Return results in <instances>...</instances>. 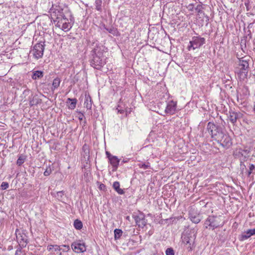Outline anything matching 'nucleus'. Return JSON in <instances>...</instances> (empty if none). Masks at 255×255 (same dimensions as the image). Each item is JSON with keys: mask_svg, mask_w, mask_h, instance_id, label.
I'll return each mask as SVG.
<instances>
[{"mask_svg": "<svg viewBox=\"0 0 255 255\" xmlns=\"http://www.w3.org/2000/svg\"><path fill=\"white\" fill-rule=\"evenodd\" d=\"M94 47L92 50V55L93 58L92 59L91 63H101V60L100 56L102 54L103 51L105 50V46L101 43H94Z\"/></svg>", "mask_w": 255, "mask_h": 255, "instance_id": "1", "label": "nucleus"}, {"mask_svg": "<svg viewBox=\"0 0 255 255\" xmlns=\"http://www.w3.org/2000/svg\"><path fill=\"white\" fill-rule=\"evenodd\" d=\"M207 128L211 137L216 141L223 132L220 126L211 122L208 123Z\"/></svg>", "mask_w": 255, "mask_h": 255, "instance_id": "2", "label": "nucleus"}, {"mask_svg": "<svg viewBox=\"0 0 255 255\" xmlns=\"http://www.w3.org/2000/svg\"><path fill=\"white\" fill-rule=\"evenodd\" d=\"M223 225L221 224L220 217L216 216H209L204 223L205 228H209L212 230Z\"/></svg>", "mask_w": 255, "mask_h": 255, "instance_id": "3", "label": "nucleus"}, {"mask_svg": "<svg viewBox=\"0 0 255 255\" xmlns=\"http://www.w3.org/2000/svg\"><path fill=\"white\" fill-rule=\"evenodd\" d=\"M205 43V39L201 36H193L187 46L188 51L200 48Z\"/></svg>", "mask_w": 255, "mask_h": 255, "instance_id": "4", "label": "nucleus"}, {"mask_svg": "<svg viewBox=\"0 0 255 255\" xmlns=\"http://www.w3.org/2000/svg\"><path fill=\"white\" fill-rule=\"evenodd\" d=\"M15 235L17 242L19 243L20 249L26 247L28 243V238L23 231L18 229L15 230Z\"/></svg>", "mask_w": 255, "mask_h": 255, "instance_id": "5", "label": "nucleus"}, {"mask_svg": "<svg viewBox=\"0 0 255 255\" xmlns=\"http://www.w3.org/2000/svg\"><path fill=\"white\" fill-rule=\"evenodd\" d=\"M219 139H217L216 141L220 143V144L224 147L229 148L232 144V139L229 134L222 132L221 135L219 137Z\"/></svg>", "mask_w": 255, "mask_h": 255, "instance_id": "6", "label": "nucleus"}, {"mask_svg": "<svg viewBox=\"0 0 255 255\" xmlns=\"http://www.w3.org/2000/svg\"><path fill=\"white\" fill-rule=\"evenodd\" d=\"M235 69V73L238 74L239 78L244 79L247 76L249 71V65H238Z\"/></svg>", "mask_w": 255, "mask_h": 255, "instance_id": "7", "label": "nucleus"}, {"mask_svg": "<svg viewBox=\"0 0 255 255\" xmlns=\"http://www.w3.org/2000/svg\"><path fill=\"white\" fill-rule=\"evenodd\" d=\"M44 49V42H39L35 44L32 50V53L33 56L37 59L41 58L43 55V51Z\"/></svg>", "mask_w": 255, "mask_h": 255, "instance_id": "8", "label": "nucleus"}, {"mask_svg": "<svg viewBox=\"0 0 255 255\" xmlns=\"http://www.w3.org/2000/svg\"><path fill=\"white\" fill-rule=\"evenodd\" d=\"M71 248L74 252L77 253H84L86 251V247L84 243L80 241L73 242L71 244Z\"/></svg>", "mask_w": 255, "mask_h": 255, "instance_id": "9", "label": "nucleus"}, {"mask_svg": "<svg viewBox=\"0 0 255 255\" xmlns=\"http://www.w3.org/2000/svg\"><path fill=\"white\" fill-rule=\"evenodd\" d=\"M177 108V102L173 100L168 102L165 112L167 114L173 115L175 113Z\"/></svg>", "mask_w": 255, "mask_h": 255, "instance_id": "10", "label": "nucleus"}, {"mask_svg": "<svg viewBox=\"0 0 255 255\" xmlns=\"http://www.w3.org/2000/svg\"><path fill=\"white\" fill-rule=\"evenodd\" d=\"M133 218L136 225L139 227L143 228L146 224V220L143 214H140L138 215H133Z\"/></svg>", "mask_w": 255, "mask_h": 255, "instance_id": "11", "label": "nucleus"}, {"mask_svg": "<svg viewBox=\"0 0 255 255\" xmlns=\"http://www.w3.org/2000/svg\"><path fill=\"white\" fill-rule=\"evenodd\" d=\"M182 242L188 245L187 249L188 251H191L192 250V245L193 243V242L191 239V237L189 236V234H185L182 237Z\"/></svg>", "mask_w": 255, "mask_h": 255, "instance_id": "12", "label": "nucleus"}, {"mask_svg": "<svg viewBox=\"0 0 255 255\" xmlns=\"http://www.w3.org/2000/svg\"><path fill=\"white\" fill-rule=\"evenodd\" d=\"M253 235H255V228L249 229L247 231H245L243 234L239 236V239L240 241H244Z\"/></svg>", "mask_w": 255, "mask_h": 255, "instance_id": "13", "label": "nucleus"}, {"mask_svg": "<svg viewBox=\"0 0 255 255\" xmlns=\"http://www.w3.org/2000/svg\"><path fill=\"white\" fill-rule=\"evenodd\" d=\"M109 162L112 166V171H116L117 170L118 166L119 165L120 159H119L117 156H114L113 157H112L111 158H110Z\"/></svg>", "mask_w": 255, "mask_h": 255, "instance_id": "14", "label": "nucleus"}, {"mask_svg": "<svg viewBox=\"0 0 255 255\" xmlns=\"http://www.w3.org/2000/svg\"><path fill=\"white\" fill-rule=\"evenodd\" d=\"M61 250V246L57 245H49L47 247V250L51 253L58 254Z\"/></svg>", "mask_w": 255, "mask_h": 255, "instance_id": "15", "label": "nucleus"}, {"mask_svg": "<svg viewBox=\"0 0 255 255\" xmlns=\"http://www.w3.org/2000/svg\"><path fill=\"white\" fill-rule=\"evenodd\" d=\"M67 19L66 18H63L61 19L62 23V30L65 31H69L71 28L72 25L70 22H67Z\"/></svg>", "mask_w": 255, "mask_h": 255, "instance_id": "16", "label": "nucleus"}, {"mask_svg": "<svg viewBox=\"0 0 255 255\" xmlns=\"http://www.w3.org/2000/svg\"><path fill=\"white\" fill-rule=\"evenodd\" d=\"M240 114L233 111L229 112V118L231 122L233 124L236 123L237 120L239 118Z\"/></svg>", "mask_w": 255, "mask_h": 255, "instance_id": "17", "label": "nucleus"}, {"mask_svg": "<svg viewBox=\"0 0 255 255\" xmlns=\"http://www.w3.org/2000/svg\"><path fill=\"white\" fill-rule=\"evenodd\" d=\"M77 100L76 99L68 98L66 103L68 105L69 109L73 110L76 108Z\"/></svg>", "mask_w": 255, "mask_h": 255, "instance_id": "18", "label": "nucleus"}, {"mask_svg": "<svg viewBox=\"0 0 255 255\" xmlns=\"http://www.w3.org/2000/svg\"><path fill=\"white\" fill-rule=\"evenodd\" d=\"M113 187L118 194L123 195L125 193L124 190L120 188V184L119 182H114L113 184Z\"/></svg>", "mask_w": 255, "mask_h": 255, "instance_id": "19", "label": "nucleus"}, {"mask_svg": "<svg viewBox=\"0 0 255 255\" xmlns=\"http://www.w3.org/2000/svg\"><path fill=\"white\" fill-rule=\"evenodd\" d=\"M92 99L91 97L89 95H86L85 99V102H84V105L86 107V108L88 110H90L92 108Z\"/></svg>", "mask_w": 255, "mask_h": 255, "instance_id": "20", "label": "nucleus"}, {"mask_svg": "<svg viewBox=\"0 0 255 255\" xmlns=\"http://www.w3.org/2000/svg\"><path fill=\"white\" fill-rule=\"evenodd\" d=\"M43 76V73L41 71H35L33 73L32 78L34 80H36L38 78L42 77Z\"/></svg>", "mask_w": 255, "mask_h": 255, "instance_id": "21", "label": "nucleus"}, {"mask_svg": "<svg viewBox=\"0 0 255 255\" xmlns=\"http://www.w3.org/2000/svg\"><path fill=\"white\" fill-rule=\"evenodd\" d=\"M73 225L76 230H80L83 228L82 222L78 219H76L74 221Z\"/></svg>", "mask_w": 255, "mask_h": 255, "instance_id": "22", "label": "nucleus"}, {"mask_svg": "<svg viewBox=\"0 0 255 255\" xmlns=\"http://www.w3.org/2000/svg\"><path fill=\"white\" fill-rule=\"evenodd\" d=\"M40 102L41 100L36 97V96H34L32 97V99L29 100V104L30 106H32L38 105Z\"/></svg>", "mask_w": 255, "mask_h": 255, "instance_id": "23", "label": "nucleus"}, {"mask_svg": "<svg viewBox=\"0 0 255 255\" xmlns=\"http://www.w3.org/2000/svg\"><path fill=\"white\" fill-rule=\"evenodd\" d=\"M123 234V231L121 229H116L114 230V237L116 240H119L121 238Z\"/></svg>", "mask_w": 255, "mask_h": 255, "instance_id": "24", "label": "nucleus"}, {"mask_svg": "<svg viewBox=\"0 0 255 255\" xmlns=\"http://www.w3.org/2000/svg\"><path fill=\"white\" fill-rule=\"evenodd\" d=\"M61 80L59 78H56L53 80V83H52V90H54L55 89L58 88V87L60 85Z\"/></svg>", "mask_w": 255, "mask_h": 255, "instance_id": "25", "label": "nucleus"}, {"mask_svg": "<svg viewBox=\"0 0 255 255\" xmlns=\"http://www.w3.org/2000/svg\"><path fill=\"white\" fill-rule=\"evenodd\" d=\"M190 219L193 223L195 224L199 223L201 220L199 214L197 215L196 216H191V217H190Z\"/></svg>", "mask_w": 255, "mask_h": 255, "instance_id": "26", "label": "nucleus"}, {"mask_svg": "<svg viewBox=\"0 0 255 255\" xmlns=\"http://www.w3.org/2000/svg\"><path fill=\"white\" fill-rule=\"evenodd\" d=\"M25 159H26V158H25V156L24 155H22V154L20 155L19 156V157H18V159H17V160L16 161L17 165L18 166L21 165L24 162V161L25 160Z\"/></svg>", "mask_w": 255, "mask_h": 255, "instance_id": "27", "label": "nucleus"}, {"mask_svg": "<svg viewBox=\"0 0 255 255\" xmlns=\"http://www.w3.org/2000/svg\"><path fill=\"white\" fill-rule=\"evenodd\" d=\"M138 166L140 168H143V169L150 168V165L149 162L147 163H139L138 164Z\"/></svg>", "mask_w": 255, "mask_h": 255, "instance_id": "28", "label": "nucleus"}, {"mask_svg": "<svg viewBox=\"0 0 255 255\" xmlns=\"http://www.w3.org/2000/svg\"><path fill=\"white\" fill-rule=\"evenodd\" d=\"M105 65H94V66H93V68L95 69L99 70L102 71L104 72H107V68H104V66Z\"/></svg>", "mask_w": 255, "mask_h": 255, "instance_id": "29", "label": "nucleus"}, {"mask_svg": "<svg viewBox=\"0 0 255 255\" xmlns=\"http://www.w3.org/2000/svg\"><path fill=\"white\" fill-rule=\"evenodd\" d=\"M64 194V192L63 191H59L56 193V195H55V197L57 198V199L59 201H62L63 199Z\"/></svg>", "mask_w": 255, "mask_h": 255, "instance_id": "30", "label": "nucleus"}, {"mask_svg": "<svg viewBox=\"0 0 255 255\" xmlns=\"http://www.w3.org/2000/svg\"><path fill=\"white\" fill-rule=\"evenodd\" d=\"M53 170V169L52 168L50 167V166L47 167L45 171L44 172V176H49Z\"/></svg>", "mask_w": 255, "mask_h": 255, "instance_id": "31", "label": "nucleus"}, {"mask_svg": "<svg viewBox=\"0 0 255 255\" xmlns=\"http://www.w3.org/2000/svg\"><path fill=\"white\" fill-rule=\"evenodd\" d=\"M102 2V1L101 0H96L95 4L97 10L99 11L101 10Z\"/></svg>", "mask_w": 255, "mask_h": 255, "instance_id": "32", "label": "nucleus"}, {"mask_svg": "<svg viewBox=\"0 0 255 255\" xmlns=\"http://www.w3.org/2000/svg\"><path fill=\"white\" fill-rule=\"evenodd\" d=\"M196 12H197L198 15H200L201 13H203V11L202 10V7L201 4H198L196 7L195 8Z\"/></svg>", "mask_w": 255, "mask_h": 255, "instance_id": "33", "label": "nucleus"}, {"mask_svg": "<svg viewBox=\"0 0 255 255\" xmlns=\"http://www.w3.org/2000/svg\"><path fill=\"white\" fill-rule=\"evenodd\" d=\"M60 246L62 248L61 251L62 252H68L70 250V247L68 245H63Z\"/></svg>", "mask_w": 255, "mask_h": 255, "instance_id": "34", "label": "nucleus"}, {"mask_svg": "<svg viewBox=\"0 0 255 255\" xmlns=\"http://www.w3.org/2000/svg\"><path fill=\"white\" fill-rule=\"evenodd\" d=\"M166 255H174V252L172 248H167L165 251Z\"/></svg>", "mask_w": 255, "mask_h": 255, "instance_id": "35", "label": "nucleus"}, {"mask_svg": "<svg viewBox=\"0 0 255 255\" xmlns=\"http://www.w3.org/2000/svg\"><path fill=\"white\" fill-rule=\"evenodd\" d=\"M9 185L8 183L6 182H2L1 184V189L2 190H5L8 188Z\"/></svg>", "mask_w": 255, "mask_h": 255, "instance_id": "36", "label": "nucleus"}, {"mask_svg": "<svg viewBox=\"0 0 255 255\" xmlns=\"http://www.w3.org/2000/svg\"><path fill=\"white\" fill-rule=\"evenodd\" d=\"M255 168V166L253 164H251L250 165V166H249L250 171L248 172L249 175H250L252 173V171L254 170Z\"/></svg>", "mask_w": 255, "mask_h": 255, "instance_id": "37", "label": "nucleus"}, {"mask_svg": "<svg viewBox=\"0 0 255 255\" xmlns=\"http://www.w3.org/2000/svg\"><path fill=\"white\" fill-rule=\"evenodd\" d=\"M186 7L189 11H193L194 9V5L193 3H190L186 6Z\"/></svg>", "mask_w": 255, "mask_h": 255, "instance_id": "38", "label": "nucleus"}, {"mask_svg": "<svg viewBox=\"0 0 255 255\" xmlns=\"http://www.w3.org/2000/svg\"><path fill=\"white\" fill-rule=\"evenodd\" d=\"M14 255H24V253L22 252L21 249H18L16 250Z\"/></svg>", "mask_w": 255, "mask_h": 255, "instance_id": "39", "label": "nucleus"}, {"mask_svg": "<svg viewBox=\"0 0 255 255\" xmlns=\"http://www.w3.org/2000/svg\"><path fill=\"white\" fill-rule=\"evenodd\" d=\"M199 214H197V213H194L193 212V210H191L189 212V218L191 217V216H196L197 215H198Z\"/></svg>", "mask_w": 255, "mask_h": 255, "instance_id": "40", "label": "nucleus"}, {"mask_svg": "<svg viewBox=\"0 0 255 255\" xmlns=\"http://www.w3.org/2000/svg\"><path fill=\"white\" fill-rule=\"evenodd\" d=\"M106 154L107 157H108L109 160H110V158H111L112 157H113L114 156V155H112L109 151H106Z\"/></svg>", "mask_w": 255, "mask_h": 255, "instance_id": "41", "label": "nucleus"}, {"mask_svg": "<svg viewBox=\"0 0 255 255\" xmlns=\"http://www.w3.org/2000/svg\"><path fill=\"white\" fill-rule=\"evenodd\" d=\"M106 186L104 184H101L99 186V188L101 190H105Z\"/></svg>", "mask_w": 255, "mask_h": 255, "instance_id": "42", "label": "nucleus"}, {"mask_svg": "<svg viewBox=\"0 0 255 255\" xmlns=\"http://www.w3.org/2000/svg\"><path fill=\"white\" fill-rule=\"evenodd\" d=\"M120 108V106H118V108H117V110L118 111L119 113H120L121 114H123L124 113V110L121 109H119Z\"/></svg>", "mask_w": 255, "mask_h": 255, "instance_id": "43", "label": "nucleus"}, {"mask_svg": "<svg viewBox=\"0 0 255 255\" xmlns=\"http://www.w3.org/2000/svg\"><path fill=\"white\" fill-rule=\"evenodd\" d=\"M84 115L83 114H81L80 116L79 117V120L80 121H82L83 119Z\"/></svg>", "mask_w": 255, "mask_h": 255, "instance_id": "44", "label": "nucleus"}, {"mask_svg": "<svg viewBox=\"0 0 255 255\" xmlns=\"http://www.w3.org/2000/svg\"><path fill=\"white\" fill-rule=\"evenodd\" d=\"M61 24H62V23H61V21H58V22H57V23L56 24V26H57V27H60V26H61Z\"/></svg>", "mask_w": 255, "mask_h": 255, "instance_id": "45", "label": "nucleus"}, {"mask_svg": "<svg viewBox=\"0 0 255 255\" xmlns=\"http://www.w3.org/2000/svg\"><path fill=\"white\" fill-rule=\"evenodd\" d=\"M128 161V159H123L122 161V163H126V162H127Z\"/></svg>", "mask_w": 255, "mask_h": 255, "instance_id": "46", "label": "nucleus"}, {"mask_svg": "<svg viewBox=\"0 0 255 255\" xmlns=\"http://www.w3.org/2000/svg\"><path fill=\"white\" fill-rule=\"evenodd\" d=\"M58 254L59 255H62L61 251L59 252Z\"/></svg>", "mask_w": 255, "mask_h": 255, "instance_id": "47", "label": "nucleus"}, {"mask_svg": "<svg viewBox=\"0 0 255 255\" xmlns=\"http://www.w3.org/2000/svg\"><path fill=\"white\" fill-rule=\"evenodd\" d=\"M129 216H128V217H127V219H129Z\"/></svg>", "mask_w": 255, "mask_h": 255, "instance_id": "48", "label": "nucleus"}]
</instances>
